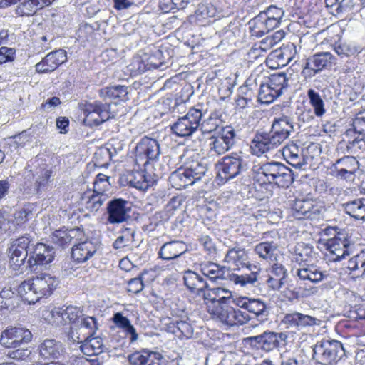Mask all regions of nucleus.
I'll return each mask as SVG.
<instances>
[{
    "label": "nucleus",
    "mask_w": 365,
    "mask_h": 365,
    "mask_svg": "<svg viewBox=\"0 0 365 365\" xmlns=\"http://www.w3.org/2000/svg\"><path fill=\"white\" fill-rule=\"evenodd\" d=\"M100 246V242L96 239L78 242L72 247L71 257L77 262H85L96 253Z\"/></svg>",
    "instance_id": "25"
},
{
    "label": "nucleus",
    "mask_w": 365,
    "mask_h": 365,
    "mask_svg": "<svg viewBox=\"0 0 365 365\" xmlns=\"http://www.w3.org/2000/svg\"><path fill=\"white\" fill-rule=\"evenodd\" d=\"M135 232L131 228H125L122 231V235L118 236L113 242V247L116 250L130 246L135 241Z\"/></svg>",
    "instance_id": "48"
},
{
    "label": "nucleus",
    "mask_w": 365,
    "mask_h": 365,
    "mask_svg": "<svg viewBox=\"0 0 365 365\" xmlns=\"http://www.w3.org/2000/svg\"><path fill=\"white\" fill-rule=\"evenodd\" d=\"M39 9L36 0H25L19 4L16 8V14L21 16H30L36 13Z\"/></svg>",
    "instance_id": "50"
},
{
    "label": "nucleus",
    "mask_w": 365,
    "mask_h": 365,
    "mask_svg": "<svg viewBox=\"0 0 365 365\" xmlns=\"http://www.w3.org/2000/svg\"><path fill=\"white\" fill-rule=\"evenodd\" d=\"M327 249L329 251V260L339 262L353 253L354 245L344 237L336 236L329 239L327 242Z\"/></svg>",
    "instance_id": "21"
},
{
    "label": "nucleus",
    "mask_w": 365,
    "mask_h": 365,
    "mask_svg": "<svg viewBox=\"0 0 365 365\" xmlns=\"http://www.w3.org/2000/svg\"><path fill=\"white\" fill-rule=\"evenodd\" d=\"M184 169L194 182L200 180L207 170V165L198 158L189 159L185 163Z\"/></svg>",
    "instance_id": "37"
},
{
    "label": "nucleus",
    "mask_w": 365,
    "mask_h": 365,
    "mask_svg": "<svg viewBox=\"0 0 365 365\" xmlns=\"http://www.w3.org/2000/svg\"><path fill=\"white\" fill-rule=\"evenodd\" d=\"M333 47L336 53L341 58L349 57L359 53L356 46L347 43H335Z\"/></svg>",
    "instance_id": "56"
},
{
    "label": "nucleus",
    "mask_w": 365,
    "mask_h": 365,
    "mask_svg": "<svg viewBox=\"0 0 365 365\" xmlns=\"http://www.w3.org/2000/svg\"><path fill=\"white\" fill-rule=\"evenodd\" d=\"M162 356L158 352L142 349L130 354L128 361L132 365H161Z\"/></svg>",
    "instance_id": "29"
},
{
    "label": "nucleus",
    "mask_w": 365,
    "mask_h": 365,
    "mask_svg": "<svg viewBox=\"0 0 365 365\" xmlns=\"http://www.w3.org/2000/svg\"><path fill=\"white\" fill-rule=\"evenodd\" d=\"M66 61V51L63 49L56 50L48 53L44 58L36 63L35 69L39 73H51Z\"/></svg>",
    "instance_id": "24"
},
{
    "label": "nucleus",
    "mask_w": 365,
    "mask_h": 365,
    "mask_svg": "<svg viewBox=\"0 0 365 365\" xmlns=\"http://www.w3.org/2000/svg\"><path fill=\"white\" fill-rule=\"evenodd\" d=\"M203 299L206 302H211L214 306H220L227 301H232V293L229 290L222 288L216 287L204 289L201 292Z\"/></svg>",
    "instance_id": "31"
},
{
    "label": "nucleus",
    "mask_w": 365,
    "mask_h": 365,
    "mask_svg": "<svg viewBox=\"0 0 365 365\" xmlns=\"http://www.w3.org/2000/svg\"><path fill=\"white\" fill-rule=\"evenodd\" d=\"M230 302L227 301L220 306H214L211 310L213 317L230 327L247 322L250 319L248 314L230 306Z\"/></svg>",
    "instance_id": "10"
},
{
    "label": "nucleus",
    "mask_w": 365,
    "mask_h": 365,
    "mask_svg": "<svg viewBox=\"0 0 365 365\" xmlns=\"http://www.w3.org/2000/svg\"><path fill=\"white\" fill-rule=\"evenodd\" d=\"M128 88L120 85L106 87L100 90V96L105 101L118 99L121 101H125L128 100Z\"/></svg>",
    "instance_id": "39"
},
{
    "label": "nucleus",
    "mask_w": 365,
    "mask_h": 365,
    "mask_svg": "<svg viewBox=\"0 0 365 365\" xmlns=\"http://www.w3.org/2000/svg\"><path fill=\"white\" fill-rule=\"evenodd\" d=\"M276 248L277 246L274 242H264L257 245L255 252L259 257L267 259L272 258Z\"/></svg>",
    "instance_id": "51"
},
{
    "label": "nucleus",
    "mask_w": 365,
    "mask_h": 365,
    "mask_svg": "<svg viewBox=\"0 0 365 365\" xmlns=\"http://www.w3.org/2000/svg\"><path fill=\"white\" fill-rule=\"evenodd\" d=\"M336 58L328 51L319 52L306 59L302 73L305 78H312L332 66Z\"/></svg>",
    "instance_id": "13"
},
{
    "label": "nucleus",
    "mask_w": 365,
    "mask_h": 365,
    "mask_svg": "<svg viewBox=\"0 0 365 365\" xmlns=\"http://www.w3.org/2000/svg\"><path fill=\"white\" fill-rule=\"evenodd\" d=\"M200 109L192 108L170 125L172 133L178 137L187 138L197 132L202 118Z\"/></svg>",
    "instance_id": "8"
},
{
    "label": "nucleus",
    "mask_w": 365,
    "mask_h": 365,
    "mask_svg": "<svg viewBox=\"0 0 365 365\" xmlns=\"http://www.w3.org/2000/svg\"><path fill=\"white\" fill-rule=\"evenodd\" d=\"M110 187V183L109 182V177L103 173L98 174L93 182V192L106 195L105 192L108 191Z\"/></svg>",
    "instance_id": "53"
},
{
    "label": "nucleus",
    "mask_w": 365,
    "mask_h": 365,
    "mask_svg": "<svg viewBox=\"0 0 365 365\" xmlns=\"http://www.w3.org/2000/svg\"><path fill=\"white\" fill-rule=\"evenodd\" d=\"M187 250V245L184 242L173 240L162 245L158 252V255L163 260L168 261L179 257Z\"/></svg>",
    "instance_id": "28"
},
{
    "label": "nucleus",
    "mask_w": 365,
    "mask_h": 365,
    "mask_svg": "<svg viewBox=\"0 0 365 365\" xmlns=\"http://www.w3.org/2000/svg\"><path fill=\"white\" fill-rule=\"evenodd\" d=\"M259 13L279 26L284 12L282 8H278L276 6L271 5L267 7V9L260 11Z\"/></svg>",
    "instance_id": "52"
},
{
    "label": "nucleus",
    "mask_w": 365,
    "mask_h": 365,
    "mask_svg": "<svg viewBox=\"0 0 365 365\" xmlns=\"http://www.w3.org/2000/svg\"><path fill=\"white\" fill-rule=\"evenodd\" d=\"M253 180L259 185L274 184L288 187L294 181L292 170L284 164L272 161L253 168Z\"/></svg>",
    "instance_id": "2"
},
{
    "label": "nucleus",
    "mask_w": 365,
    "mask_h": 365,
    "mask_svg": "<svg viewBox=\"0 0 365 365\" xmlns=\"http://www.w3.org/2000/svg\"><path fill=\"white\" fill-rule=\"evenodd\" d=\"M57 285L58 281L55 277L47 273H40L24 281L17 291L22 300L35 304L41 299L51 296Z\"/></svg>",
    "instance_id": "3"
},
{
    "label": "nucleus",
    "mask_w": 365,
    "mask_h": 365,
    "mask_svg": "<svg viewBox=\"0 0 365 365\" xmlns=\"http://www.w3.org/2000/svg\"><path fill=\"white\" fill-rule=\"evenodd\" d=\"M108 199V195H102L93 192L91 195L88 196L86 207L91 212H96Z\"/></svg>",
    "instance_id": "49"
},
{
    "label": "nucleus",
    "mask_w": 365,
    "mask_h": 365,
    "mask_svg": "<svg viewBox=\"0 0 365 365\" xmlns=\"http://www.w3.org/2000/svg\"><path fill=\"white\" fill-rule=\"evenodd\" d=\"M170 178L173 186L179 190L185 188L187 186L195 183L194 180H192V178L188 176L184 168H180L178 170L173 172Z\"/></svg>",
    "instance_id": "43"
},
{
    "label": "nucleus",
    "mask_w": 365,
    "mask_h": 365,
    "mask_svg": "<svg viewBox=\"0 0 365 365\" xmlns=\"http://www.w3.org/2000/svg\"><path fill=\"white\" fill-rule=\"evenodd\" d=\"M344 212L351 217L363 220L364 217V197L357 198L342 204Z\"/></svg>",
    "instance_id": "41"
},
{
    "label": "nucleus",
    "mask_w": 365,
    "mask_h": 365,
    "mask_svg": "<svg viewBox=\"0 0 365 365\" xmlns=\"http://www.w3.org/2000/svg\"><path fill=\"white\" fill-rule=\"evenodd\" d=\"M287 338L288 336L284 332L267 331L262 334L247 337L245 340L252 346L269 352L274 349L285 347L287 344Z\"/></svg>",
    "instance_id": "9"
},
{
    "label": "nucleus",
    "mask_w": 365,
    "mask_h": 365,
    "mask_svg": "<svg viewBox=\"0 0 365 365\" xmlns=\"http://www.w3.org/2000/svg\"><path fill=\"white\" fill-rule=\"evenodd\" d=\"M225 261L232 265L235 270L240 272L241 274L250 273L254 272L255 267L257 268V277L256 281L257 286L260 276V268L257 266L251 264L248 261V255L246 250L244 248L240 247H235L229 249L225 257Z\"/></svg>",
    "instance_id": "15"
},
{
    "label": "nucleus",
    "mask_w": 365,
    "mask_h": 365,
    "mask_svg": "<svg viewBox=\"0 0 365 365\" xmlns=\"http://www.w3.org/2000/svg\"><path fill=\"white\" fill-rule=\"evenodd\" d=\"M51 171L48 170H44L41 175L36 180L35 187L37 193L41 192L47 186L50 180Z\"/></svg>",
    "instance_id": "60"
},
{
    "label": "nucleus",
    "mask_w": 365,
    "mask_h": 365,
    "mask_svg": "<svg viewBox=\"0 0 365 365\" xmlns=\"http://www.w3.org/2000/svg\"><path fill=\"white\" fill-rule=\"evenodd\" d=\"M113 322L119 329H123L127 334L130 335V342L138 340V335L135 328L131 324L130 321L120 312H116L113 314Z\"/></svg>",
    "instance_id": "40"
},
{
    "label": "nucleus",
    "mask_w": 365,
    "mask_h": 365,
    "mask_svg": "<svg viewBox=\"0 0 365 365\" xmlns=\"http://www.w3.org/2000/svg\"><path fill=\"white\" fill-rule=\"evenodd\" d=\"M32 334L24 327H11L1 333L0 344L6 348H17L31 340Z\"/></svg>",
    "instance_id": "20"
},
{
    "label": "nucleus",
    "mask_w": 365,
    "mask_h": 365,
    "mask_svg": "<svg viewBox=\"0 0 365 365\" xmlns=\"http://www.w3.org/2000/svg\"><path fill=\"white\" fill-rule=\"evenodd\" d=\"M32 215V211L29 207H24L16 210L14 214V221L17 225H21L27 222Z\"/></svg>",
    "instance_id": "58"
},
{
    "label": "nucleus",
    "mask_w": 365,
    "mask_h": 365,
    "mask_svg": "<svg viewBox=\"0 0 365 365\" xmlns=\"http://www.w3.org/2000/svg\"><path fill=\"white\" fill-rule=\"evenodd\" d=\"M55 257L54 248L43 243H38L31 252L26 266L31 271H36L38 265H47Z\"/></svg>",
    "instance_id": "19"
},
{
    "label": "nucleus",
    "mask_w": 365,
    "mask_h": 365,
    "mask_svg": "<svg viewBox=\"0 0 365 365\" xmlns=\"http://www.w3.org/2000/svg\"><path fill=\"white\" fill-rule=\"evenodd\" d=\"M217 178L225 182L247 170V164L237 153H232L223 157L217 164Z\"/></svg>",
    "instance_id": "7"
},
{
    "label": "nucleus",
    "mask_w": 365,
    "mask_h": 365,
    "mask_svg": "<svg viewBox=\"0 0 365 365\" xmlns=\"http://www.w3.org/2000/svg\"><path fill=\"white\" fill-rule=\"evenodd\" d=\"M183 282L189 290L197 292L198 295H201V292L208 287V284L203 277L190 269L184 272Z\"/></svg>",
    "instance_id": "33"
},
{
    "label": "nucleus",
    "mask_w": 365,
    "mask_h": 365,
    "mask_svg": "<svg viewBox=\"0 0 365 365\" xmlns=\"http://www.w3.org/2000/svg\"><path fill=\"white\" fill-rule=\"evenodd\" d=\"M160 155V144L157 140L143 137L135 146V163L145 165L150 161L156 160Z\"/></svg>",
    "instance_id": "12"
},
{
    "label": "nucleus",
    "mask_w": 365,
    "mask_h": 365,
    "mask_svg": "<svg viewBox=\"0 0 365 365\" xmlns=\"http://www.w3.org/2000/svg\"><path fill=\"white\" fill-rule=\"evenodd\" d=\"M219 120L213 116V115H211L208 119H207L203 123H202V129L203 132L205 133H212L215 132L216 133L219 130Z\"/></svg>",
    "instance_id": "62"
},
{
    "label": "nucleus",
    "mask_w": 365,
    "mask_h": 365,
    "mask_svg": "<svg viewBox=\"0 0 365 365\" xmlns=\"http://www.w3.org/2000/svg\"><path fill=\"white\" fill-rule=\"evenodd\" d=\"M236 140L235 130L230 125L223 126L210 138L211 152L218 155L225 153L231 149Z\"/></svg>",
    "instance_id": "11"
},
{
    "label": "nucleus",
    "mask_w": 365,
    "mask_h": 365,
    "mask_svg": "<svg viewBox=\"0 0 365 365\" xmlns=\"http://www.w3.org/2000/svg\"><path fill=\"white\" fill-rule=\"evenodd\" d=\"M98 329L97 320L95 317L83 314L78 321L77 329L70 330L68 336L73 342H79L83 338L93 336Z\"/></svg>",
    "instance_id": "22"
},
{
    "label": "nucleus",
    "mask_w": 365,
    "mask_h": 365,
    "mask_svg": "<svg viewBox=\"0 0 365 365\" xmlns=\"http://www.w3.org/2000/svg\"><path fill=\"white\" fill-rule=\"evenodd\" d=\"M255 269H257L255 267ZM200 270L204 276L212 281L217 279H229L235 285L241 287L255 286L256 284L257 271L254 270L250 273L240 274L230 272L225 267H220L215 263L207 262L200 265Z\"/></svg>",
    "instance_id": "4"
},
{
    "label": "nucleus",
    "mask_w": 365,
    "mask_h": 365,
    "mask_svg": "<svg viewBox=\"0 0 365 365\" xmlns=\"http://www.w3.org/2000/svg\"><path fill=\"white\" fill-rule=\"evenodd\" d=\"M83 113L85 120L91 125H99L103 122L113 118L115 114L110 110V104L103 103L96 101L86 103L84 106Z\"/></svg>",
    "instance_id": "14"
},
{
    "label": "nucleus",
    "mask_w": 365,
    "mask_h": 365,
    "mask_svg": "<svg viewBox=\"0 0 365 365\" xmlns=\"http://www.w3.org/2000/svg\"><path fill=\"white\" fill-rule=\"evenodd\" d=\"M307 96L309 103L314 108V113L317 116L321 117L325 113L324 103L318 92L314 89H309Z\"/></svg>",
    "instance_id": "47"
},
{
    "label": "nucleus",
    "mask_w": 365,
    "mask_h": 365,
    "mask_svg": "<svg viewBox=\"0 0 365 365\" xmlns=\"http://www.w3.org/2000/svg\"><path fill=\"white\" fill-rule=\"evenodd\" d=\"M249 25L252 35L258 38L278 27L260 13L249 21Z\"/></svg>",
    "instance_id": "30"
},
{
    "label": "nucleus",
    "mask_w": 365,
    "mask_h": 365,
    "mask_svg": "<svg viewBox=\"0 0 365 365\" xmlns=\"http://www.w3.org/2000/svg\"><path fill=\"white\" fill-rule=\"evenodd\" d=\"M294 130L292 120L287 116L274 118L269 132L257 131L251 142L254 155H261L278 148Z\"/></svg>",
    "instance_id": "1"
},
{
    "label": "nucleus",
    "mask_w": 365,
    "mask_h": 365,
    "mask_svg": "<svg viewBox=\"0 0 365 365\" xmlns=\"http://www.w3.org/2000/svg\"><path fill=\"white\" fill-rule=\"evenodd\" d=\"M297 329L300 330L307 327H311L317 324V319L309 315L296 312Z\"/></svg>",
    "instance_id": "57"
},
{
    "label": "nucleus",
    "mask_w": 365,
    "mask_h": 365,
    "mask_svg": "<svg viewBox=\"0 0 365 365\" xmlns=\"http://www.w3.org/2000/svg\"><path fill=\"white\" fill-rule=\"evenodd\" d=\"M313 254L312 247L304 243L298 244L295 248L294 259L299 267L303 264H310Z\"/></svg>",
    "instance_id": "45"
},
{
    "label": "nucleus",
    "mask_w": 365,
    "mask_h": 365,
    "mask_svg": "<svg viewBox=\"0 0 365 365\" xmlns=\"http://www.w3.org/2000/svg\"><path fill=\"white\" fill-rule=\"evenodd\" d=\"M359 168V164L356 158L344 156L337 160L334 164L335 176L346 180H352Z\"/></svg>",
    "instance_id": "26"
},
{
    "label": "nucleus",
    "mask_w": 365,
    "mask_h": 365,
    "mask_svg": "<svg viewBox=\"0 0 365 365\" xmlns=\"http://www.w3.org/2000/svg\"><path fill=\"white\" fill-rule=\"evenodd\" d=\"M52 323L57 325L71 324V329H76L78 321L83 315L82 312L77 307L69 306L66 308L55 307L50 312Z\"/></svg>",
    "instance_id": "17"
},
{
    "label": "nucleus",
    "mask_w": 365,
    "mask_h": 365,
    "mask_svg": "<svg viewBox=\"0 0 365 365\" xmlns=\"http://www.w3.org/2000/svg\"><path fill=\"white\" fill-rule=\"evenodd\" d=\"M81 235L79 228L65 230L60 229L55 230L50 236L51 241L61 247H64L71 244L73 240Z\"/></svg>",
    "instance_id": "35"
},
{
    "label": "nucleus",
    "mask_w": 365,
    "mask_h": 365,
    "mask_svg": "<svg viewBox=\"0 0 365 365\" xmlns=\"http://www.w3.org/2000/svg\"><path fill=\"white\" fill-rule=\"evenodd\" d=\"M40 356L44 359H58L63 353V346L55 339H45L38 348Z\"/></svg>",
    "instance_id": "32"
},
{
    "label": "nucleus",
    "mask_w": 365,
    "mask_h": 365,
    "mask_svg": "<svg viewBox=\"0 0 365 365\" xmlns=\"http://www.w3.org/2000/svg\"><path fill=\"white\" fill-rule=\"evenodd\" d=\"M131 207L128 201L122 198L113 199L107 203V222L110 224H120L130 218Z\"/></svg>",
    "instance_id": "18"
},
{
    "label": "nucleus",
    "mask_w": 365,
    "mask_h": 365,
    "mask_svg": "<svg viewBox=\"0 0 365 365\" xmlns=\"http://www.w3.org/2000/svg\"><path fill=\"white\" fill-rule=\"evenodd\" d=\"M31 350L29 348H20L9 351L7 356L15 360H26L30 357Z\"/></svg>",
    "instance_id": "61"
},
{
    "label": "nucleus",
    "mask_w": 365,
    "mask_h": 365,
    "mask_svg": "<svg viewBox=\"0 0 365 365\" xmlns=\"http://www.w3.org/2000/svg\"><path fill=\"white\" fill-rule=\"evenodd\" d=\"M282 155L287 162L295 168H301L303 165L304 158L302 150L296 144H290L284 146Z\"/></svg>",
    "instance_id": "38"
},
{
    "label": "nucleus",
    "mask_w": 365,
    "mask_h": 365,
    "mask_svg": "<svg viewBox=\"0 0 365 365\" xmlns=\"http://www.w3.org/2000/svg\"><path fill=\"white\" fill-rule=\"evenodd\" d=\"M354 0H325L327 7L336 6L337 11H342L347 9H351L354 6Z\"/></svg>",
    "instance_id": "59"
},
{
    "label": "nucleus",
    "mask_w": 365,
    "mask_h": 365,
    "mask_svg": "<svg viewBox=\"0 0 365 365\" xmlns=\"http://www.w3.org/2000/svg\"><path fill=\"white\" fill-rule=\"evenodd\" d=\"M78 343L81 344V351L87 356H97L105 349L103 340L100 337L83 338Z\"/></svg>",
    "instance_id": "36"
},
{
    "label": "nucleus",
    "mask_w": 365,
    "mask_h": 365,
    "mask_svg": "<svg viewBox=\"0 0 365 365\" xmlns=\"http://www.w3.org/2000/svg\"><path fill=\"white\" fill-rule=\"evenodd\" d=\"M19 294H16L11 288H4L0 292V309H14L19 304Z\"/></svg>",
    "instance_id": "42"
},
{
    "label": "nucleus",
    "mask_w": 365,
    "mask_h": 365,
    "mask_svg": "<svg viewBox=\"0 0 365 365\" xmlns=\"http://www.w3.org/2000/svg\"><path fill=\"white\" fill-rule=\"evenodd\" d=\"M31 239L28 235L21 236L11 242L9 248V263L14 269L25 264Z\"/></svg>",
    "instance_id": "16"
},
{
    "label": "nucleus",
    "mask_w": 365,
    "mask_h": 365,
    "mask_svg": "<svg viewBox=\"0 0 365 365\" xmlns=\"http://www.w3.org/2000/svg\"><path fill=\"white\" fill-rule=\"evenodd\" d=\"M346 148L351 153L365 152V135H357L352 140H349Z\"/></svg>",
    "instance_id": "55"
},
{
    "label": "nucleus",
    "mask_w": 365,
    "mask_h": 365,
    "mask_svg": "<svg viewBox=\"0 0 365 365\" xmlns=\"http://www.w3.org/2000/svg\"><path fill=\"white\" fill-rule=\"evenodd\" d=\"M237 305L240 308L246 309L250 313L255 314L256 318L261 322L266 320L269 314V309L266 304L259 299L239 298L237 300Z\"/></svg>",
    "instance_id": "27"
},
{
    "label": "nucleus",
    "mask_w": 365,
    "mask_h": 365,
    "mask_svg": "<svg viewBox=\"0 0 365 365\" xmlns=\"http://www.w3.org/2000/svg\"><path fill=\"white\" fill-rule=\"evenodd\" d=\"M16 55L15 49L2 46L0 48V64L11 62L14 60Z\"/></svg>",
    "instance_id": "63"
},
{
    "label": "nucleus",
    "mask_w": 365,
    "mask_h": 365,
    "mask_svg": "<svg viewBox=\"0 0 365 365\" xmlns=\"http://www.w3.org/2000/svg\"><path fill=\"white\" fill-rule=\"evenodd\" d=\"M281 94L268 83L262 84L258 93V101L264 104L272 103Z\"/></svg>",
    "instance_id": "46"
},
{
    "label": "nucleus",
    "mask_w": 365,
    "mask_h": 365,
    "mask_svg": "<svg viewBox=\"0 0 365 365\" xmlns=\"http://www.w3.org/2000/svg\"><path fill=\"white\" fill-rule=\"evenodd\" d=\"M353 130L357 135H365V118L356 117L352 123Z\"/></svg>",
    "instance_id": "64"
},
{
    "label": "nucleus",
    "mask_w": 365,
    "mask_h": 365,
    "mask_svg": "<svg viewBox=\"0 0 365 365\" xmlns=\"http://www.w3.org/2000/svg\"><path fill=\"white\" fill-rule=\"evenodd\" d=\"M128 181L130 187L141 191H145L152 186L155 180L145 171H135L128 176Z\"/></svg>",
    "instance_id": "34"
},
{
    "label": "nucleus",
    "mask_w": 365,
    "mask_h": 365,
    "mask_svg": "<svg viewBox=\"0 0 365 365\" xmlns=\"http://www.w3.org/2000/svg\"><path fill=\"white\" fill-rule=\"evenodd\" d=\"M268 84L282 94V90L288 86V78L284 73L273 74L270 76Z\"/></svg>",
    "instance_id": "54"
},
{
    "label": "nucleus",
    "mask_w": 365,
    "mask_h": 365,
    "mask_svg": "<svg viewBox=\"0 0 365 365\" xmlns=\"http://www.w3.org/2000/svg\"><path fill=\"white\" fill-rule=\"evenodd\" d=\"M295 274L298 277L297 284L303 297L316 294L318 292L317 287L310 286L309 284H317L327 277L325 271L314 264H302L296 269Z\"/></svg>",
    "instance_id": "5"
},
{
    "label": "nucleus",
    "mask_w": 365,
    "mask_h": 365,
    "mask_svg": "<svg viewBox=\"0 0 365 365\" xmlns=\"http://www.w3.org/2000/svg\"><path fill=\"white\" fill-rule=\"evenodd\" d=\"M346 354L342 344L336 340L318 341L313 348V359L322 365H336Z\"/></svg>",
    "instance_id": "6"
},
{
    "label": "nucleus",
    "mask_w": 365,
    "mask_h": 365,
    "mask_svg": "<svg viewBox=\"0 0 365 365\" xmlns=\"http://www.w3.org/2000/svg\"><path fill=\"white\" fill-rule=\"evenodd\" d=\"M347 268L356 277L365 278V252L354 255L348 261Z\"/></svg>",
    "instance_id": "44"
},
{
    "label": "nucleus",
    "mask_w": 365,
    "mask_h": 365,
    "mask_svg": "<svg viewBox=\"0 0 365 365\" xmlns=\"http://www.w3.org/2000/svg\"><path fill=\"white\" fill-rule=\"evenodd\" d=\"M324 207L312 200H296L292 207V214L297 219H318Z\"/></svg>",
    "instance_id": "23"
}]
</instances>
